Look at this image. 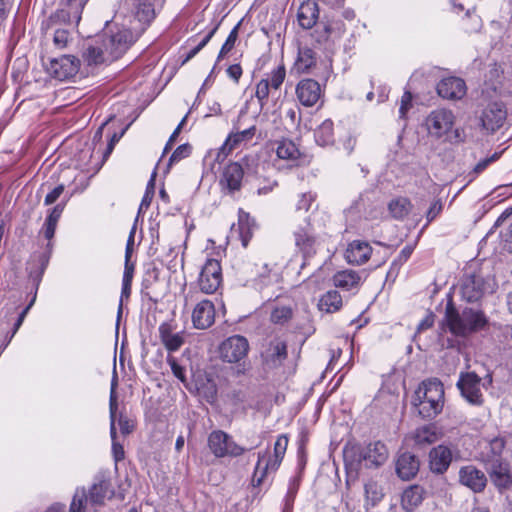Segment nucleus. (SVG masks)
Returning <instances> with one entry per match:
<instances>
[{
  "label": "nucleus",
  "mask_w": 512,
  "mask_h": 512,
  "mask_svg": "<svg viewBox=\"0 0 512 512\" xmlns=\"http://www.w3.org/2000/svg\"><path fill=\"white\" fill-rule=\"evenodd\" d=\"M488 324V319L483 311L472 308H465L459 312L452 299H450L445 308L443 326L456 336L466 338L469 335L484 329Z\"/></svg>",
  "instance_id": "f257e3e1"
},
{
  "label": "nucleus",
  "mask_w": 512,
  "mask_h": 512,
  "mask_svg": "<svg viewBox=\"0 0 512 512\" xmlns=\"http://www.w3.org/2000/svg\"><path fill=\"white\" fill-rule=\"evenodd\" d=\"M411 403L423 419L435 418L444 407L443 384L436 378L422 381L415 390Z\"/></svg>",
  "instance_id": "f03ea898"
},
{
  "label": "nucleus",
  "mask_w": 512,
  "mask_h": 512,
  "mask_svg": "<svg viewBox=\"0 0 512 512\" xmlns=\"http://www.w3.org/2000/svg\"><path fill=\"white\" fill-rule=\"evenodd\" d=\"M288 446V437L284 434L278 436L275 444L273 453L266 449L258 452V461L255 466L252 483L254 486L262 485L269 474L275 473L286 452Z\"/></svg>",
  "instance_id": "7ed1b4c3"
},
{
  "label": "nucleus",
  "mask_w": 512,
  "mask_h": 512,
  "mask_svg": "<svg viewBox=\"0 0 512 512\" xmlns=\"http://www.w3.org/2000/svg\"><path fill=\"white\" fill-rule=\"evenodd\" d=\"M114 489L109 480L100 479L89 488L88 492L84 487L77 488L71 505L70 512H85L87 504L95 509L104 505L106 499L114 496Z\"/></svg>",
  "instance_id": "20e7f679"
},
{
  "label": "nucleus",
  "mask_w": 512,
  "mask_h": 512,
  "mask_svg": "<svg viewBox=\"0 0 512 512\" xmlns=\"http://www.w3.org/2000/svg\"><path fill=\"white\" fill-rule=\"evenodd\" d=\"M242 161L243 164L238 162L228 164L222 172L219 183L222 191L226 194L232 195L235 192L240 191L244 176V168L247 173L256 174L258 172V160L254 156H245Z\"/></svg>",
  "instance_id": "39448f33"
},
{
  "label": "nucleus",
  "mask_w": 512,
  "mask_h": 512,
  "mask_svg": "<svg viewBox=\"0 0 512 512\" xmlns=\"http://www.w3.org/2000/svg\"><path fill=\"white\" fill-rule=\"evenodd\" d=\"M88 0H60L59 8L43 21V28L48 30L56 24H78L84 6Z\"/></svg>",
  "instance_id": "423d86ee"
},
{
  "label": "nucleus",
  "mask_w": 512,
  "mask_h": 512,
  "mask_svg": "<svg viewBox=\"0 0 512 512\" xmlns=\"http://www.w3.org/2000/svg\"><path fill=\"white\" fill-rule=\"evenodd\" d=\"M208 448L216 458L239 457L246 449L238 445L233 437L223 430H213L207 439Z\"/></svg>",
  "instance_id": "0eeeda50"
},
{
  "label": "nucleus",
  "mask_w": 512,
  "mask_h": 512,
  "mask_svg": "<svg viewBox=\"0 0 512 512\" xmlns=\"http://www.w3.org/2000/svg\"><path fill=\"white\" fill-rule=\"evenodd\" d=\"M237 279L243 285L263 288L271 282V270L265 263L243 262L236 271Z\"/></svg>",
  "instance_id": "6e6552de"
},
{
  "label": "nucleus",
  "mask_w": 512,
  "mask_h": 512,
  "mask_svg": "<svg viewBox=\"0 0 512 512\" xmlns=\"http://www.w3.org/2000/svg\"><path fill=\"white\" fill-rule=\"evenodd\" d=\"M250 350L249 341L242 335H232L218 346L219 358L229 364H240Z\"/></svg>",
  "instance_id": "1a4fd4ad"
},
{
  "label": "nucleus",
  "mask_w": 512,
  "mask_h": 512,
  "mask_svg": "<svg viewBox=\"0 0 512 512\" xmlns=\"http://www.w3.org/2000/svg\"><path fill=\"white\" fill-rule=\"evenodd\" d=\"M482 379L475 372H461L456 383L461 396L473 406H482L484 396L481 391Z\"/></svg>",
  "instance_id": "9d476101"
},
{
  "label": "nucleus",
  "mask_w": 512,
  "mask_h": 512,
  "mask_svg": "<svg viewBox=\"0 0 512 512\" xmlns=\"http://www.w3.org/2000/svg\"><path fill=\"white\" fill-rule=\"evenodd\" d=\"M286 78V68L284 64H279L265 78L261 79L255 87V96L259 102L260 109L268 103L271 91L278 90Z\"/></svg>",
  "instance_id": "9b49d317"
},
{
  "label": "nucleus",
  "mask_w": 512,
  "mask_h": 512,
  "mask_svg": "<svg viewBox=\"0 0 512 512\" xmlns=\"http://www.w3.org/2000/svg\"><path fill=\"white\" fill-rule=\"evenodd\" d=\"M102 42L105 43L106 49L110 52L112 59H119L135 42V37L130 29H117L110 34L104 33L99 35Z\"/></svg>",
  "instance_id": "f8f14e48"
},
{
  "label": "nucleus",
  "mask_w": 512,
  "mask_h": 512,
  "mask_svg": "<svg viewBox=\"0 0 512 512\" xmlns=\"http://www.w3.org/2000/svg\"><path fill=\"white\" fill-rule=\"evenodd\" d=\"M485 291V280L480 273L466 271L460 279L459 293L462 300L468 303L480 301Z\"/></svg>",
  "instance_id": "ddd939ff"
},
{
  "label": "nucleus",
  "mask_w": 512,
  "mask_h": 512,
  "mask_svg": "<svg viewBox=\"0 0 512 512\" xmlns=\"http://www.w3.org/2000/svg\"><path fill=\"white\" fill-rule=\"evenodd\" d=\"M287 356V343L278 337L262 344L260 357L263 365L268 369L280 367Z\"/></svg>",
  "instance_id": "4468645a"
},
{
  "label": "nucleus",
  "mask_w": 512,
  "mask_h": 512,
  "mask_svg": "<svg viewBox=\"0 0 512 512\" xmlns=\"http://www.w3.org/2000/svg\"><path fill=\"white\" fill-rule=\"evenodd\" d=\"M222 280L220 262L213 258L207 259L198 278L200 291L205 294H213L220 287Z\"/></svg>",
  "instance_id": "2eb2a0df"
},
{
  "label": "nucleus",
  "mask_w": 512,
  "mask_h": 512,
  "mask_svg": "<svg viewBox=\"0 0 512 512\" xmlns=\"http://www.w3.org/2000/svg\"><path fill=\"white\" fill-rule=\"evenodd\" d=\"M455 116L451 110L445 108L435 109L426 118L428 133L435 138H441L451 131Z\"/></svg>",
  "instance_id": "dca6fc26"
},
{
  "label": "nucleus",
  "mask_w": 512,
  "mask_h": 512,
  "mask_svg": "<svg viewBox=\"0 0 512 512\" xmlns=\"http://www.w3.org/2000/svg\"><path fill=\"white\" fill-rule=\"evenodd\" d=\"M80 69V60L74 55H63L50 59L46 66L47 72L60 81L74 77Z\"/></svg>",
  "instance_id": "f3484780"
},
{
  "label": "nucleus",
  "mask_w": 512,
  "mask_h": 512,
  "mask_svg": "<svg viewBox=\"0 0 512 512\" xmlns=\"http://www.w3.org/2000/svg\"><path fill=\"white\" fill-rule=\"evenodd\" d=\"M388 456L386 445L381 441H374L359 450L358 462L366 468H379L387 461Z\"/></svg>",
  "instance_id": "a211bd4d"
},
{
  "label": "nucleus",
  "mask_w": 512,
  "mask_h": 512,
  "mask_svg": "<svg viewBox=\"0 0 512 512\" xmlns=\"http://www.w3.org/2000/svg\"><path fill=\"white\" fill-rule=\"evenodd\" d=\"M275 152L279 159L288 163L289 167L308 165L310 158L302 153L297 145L290 139H282L275 143Z\"/></svg>",
  "instance_id": "6ab92c4d"
},
{
  "label": "nucleus",
  "mask_w": 512,
  "mask_h": 512,
  "mask_svg": "<svg viewBox=\"0 0 512 512\" xmlns=\"http://www.w3.org/2000/svg\"><path fill=\"white\" fill-rule=\"evenodd\" d=\"M256 131L257 128L253 125L243 131L230 133L221 147L216 150L215 161L222 163L234 149L238 148L243 143L251 141Z\"/></svg>",
  "instance_id": "aec40b11"
},
{
  "label": "nucleus",
  "mask_w": 512,
  "mask_h": 512,
  "mask_svg": "<svg viewBox=\"0 0 512 512\" xmlns=\"http://www.w3.org/2000/svg\"><path fill=\"white\" fill-rule=\"evenodd\" d=\"M507 117V110L502 102L490 103L480 115L482 129L488 133H494L504 123Z\"/></svg>",
  "instance_id": "412c9836"
},
{
  "label": "nucleus",
  "mask_w": 512,
  "mask_h": 512,
  "mask_svg": "<svg viewBox=\"0 0 512 512\" xmlns=\"http://www.w3.org/2000/svg\"><path fill=\"white\" fill-rule=\"evenodd\" d=\"M295 92L298 101L305 107H313L323 96L321 85L312 78L300 80L296 85Z\"/></svg>",
  "instance_id": "4be33fe9"
},
{
  "label": "nucleus",
  "mask_w": 512,
  "mask_h": 512,
  "mask_svg": "<svg viewBox=\"0 0 512 512\" xmlns=\"http://www.w3.org/2000/svg\"><path fill=\"white\" fill-rule=\"evenodd\" d=\"M82 58L88 66H99L114 61L100 36L89 40L85 44Z\"/></svg>",
  "instance_id": "5701e85b"
},
{
  "label": "nucleus",
  "mask_w": 512,
  "mask_h": 512,
  "mask_svg": "<svg viewBox=\"0 0 512 512\" xmlns=\"http://www.w3.org/2000/svg\"><path fill=\"white\" fill-rule=\"evenodd\" d=\"M485 465L492 483L498 490H506L512 486V469L508 461L496 459Z\"/></svg>",
  "instance_id": "b1692460"
},
{
  "label": "nucleus",
  "mask_w": 512,
  "mask_h": 512,
  "mask_svg": "<svg viewBox=\"0 0 512 512\" xmlns=\"http://www.w3.org/2000/svg\"><path fill=\"white\" fill-rule=\"evenodd\" d=\"M459 481L475 493L484 491L487 485V477L483 471L473 465L461 467Z\"/></svg>",
  "instance_id": "393cba45"
},
{
  "label": "nucleus",
  "mask_w": 512,
  "mask_h": 512,
  "mask_svg": "<svg viewBox=\"0 0 512 512\" xmlns=\"http://www.w3.org/2000/svg\"><path fill=\"white\" fill-rule=\"evenodd\" d=\"M123 4L132 12L134 18L148 26L156 16L153 0H123Z\"/></svg>",
  "instance_id": "a878e982"
},
{
  "label": "nucleus",
  "mask_w": 512,
  "mask_h": 512,
  "mask_svg": "<svg viewBox=\"0 0 512 512\" xmlns=\"http://www.w3.org/2000/svg\"><path fill=\"white\" fill-rule=\"evenodd\" d=\"M437 93L444 99L458 100L465 96L466 84L458 77L444 78L437 84Z\"/></svg>",
  "instance_id": "bb28decb"
},
{
  "label": "nucleus",
  "mask_w": 512,
  "mask_h": 512,
  "mask_svg": "<svg viewBox=\"0 0 512 512\" xmlns=\"http://www.w3.org/2000/svg\"><path fill=\"white\" fill-rule=\"evenodd\" d=\"M294 239L296 247L303 254L305 259L316 253L317 240L310 224L299 227L294 232Z\"/></svg>",
  "instance_id": "cd10ccee"
},
{
  "label": "nucleus",
  "mask_w": 512,
  "mask_h": 512,
  "mask_svg": "<svg viewBox=\"0 0 512 512\" xmlns=\"http://www.w3.org/2000/svg\"><path fill=\"white\" fill-rule=\"evenodd\" d=\"M116 411H118V402L116 392L114 390V384H112V389L109 398V412H110V436L112 440V453L115 462H119L124 459L125 453L123 446L116 441L117 432H116Z\"/></svg>",
  "instance_id": "c85d7f7f"
},
{
  "label": "nucleus",
  "mask_w": 512,
  "mask_h": 512,
  "mask_svg": "<svg viewBox=\"0 0 512 512\" xmlns=\"http://www.w3.org/2000/svg\"><path fill=\"white\" fill-rule=\"evenodd\" d=\"M215 321V307L210 300L200 301L192 312V323L196 329H207Z\"/></svg>",
  "instance_id": "c756f323"
},
{
  "label": "nucleus",
  "mask_w": 512,
  "mask_h": 512,
  "mask_svg": "<svg viewBox=\"0 0 512 512\" xmlns=\"http://www.w3.org/2000/svg\"><path fill=\"white\" fill-rule=\"evenodd\" d=\"M171 322H163L159 325V337L161 343L168 352H176L184 344V332H175Z\"/></svg>",
  "instance_id": "7c9ffc66"
},
{
  "label": "nucleus",
  "mask_w": 512,
  "mask_h": 512,
  "mask_svg": "<svg viewBox=\"0 0 512 512\" xmlns=\"http://www.w3.org/2000/svg\"><path fill=\"white\" fill-rule=\"evenodd\" d=\"M442 436L441 431L435 424H426L416 428L410 435L414 445L419 448L432 445L437 442Z\"/></svg>",
  "instance_id": "2f4dec72"
},
{
  "label": "nucleus",
  "mask_w": 512,
  "mask_h": 512,
  "mask_svg": "<svg viewBox=\"0 0 512 512\" xmlns=\"http://www.w3.org/2000/svg\"><path fill=\"white\" fill-rule=\"evenodd\" d=\"M451 461V450L444 445L434 447L429 453V466L434 473L443 474L449 468Z\"/></svg>",
  "instance_id": "473e14b6"
},
{
  "label": "nucleus",
  "mask_w": 512,
  "mask_h": 512,
  "mask_svg": "<svg viewBox=\"0 0 512 512\" xmlns=\"http://www.w3.org/2000/svg\"><path fill=\"white\" fill-rule=\"evenodd\" d=\"M396 473L402 480H410L419 471V460L409 452L400 454L395 463Z\"/></svg>",
  "instance_id": "72a5a7b5"
},
{
  "label": "nucleus",
  "mask_w": 512,
  "mask_h": 512,
  "mask_svg": "<svg viewBox=\"0 0 512 512\" xmlns=\"http://www.w3.org/2000/svg\"><path fill=\"white\" fill-rule=\"evenodd\" d=\"M297 18L303 29H311L319 18L318 4L312 0L304 1L298 9Z\"/></svg>",
  "instance_id": "f704fd0d"
},
{
  "label": "nucleus",
  "mask_w": 512,
  "mask_h": 512,
  "mask_svg": "<svg viewBox=\"0 0 512 512\" xmlns=\"http://www.w3.org/2000/svg\"><path fill=\"white\" fill-rule=\"evenodd\" d=\"M316 52L308 46H299L294 68L298 73H307L316 65Z\"/></svg>",
  "instance_id": "c9c22d12"
},
{
  "label": "nucleus",
  "mask_w": 512,
  "mask_h": 512,
  "mask_svg": "<svg viewBox=\"0 0 512 512\" xmlns=\"http://www.w3.org/2000/svg\"><path fill=\"white\" fill-rule=\"evenodd\" d=\"M424 492L423 487L419 485H412L405 489L401 498L403 509L411 512L418 507L424 499Z\"/></svg>",
  "instance_id": "e433bc0d"
},
{
  "label": "nucleus",
  "mask_w": 512,
  "mask_h": 512,
  "mask_svg": "<svg viewBox=\"0 0 512 512\" xmlns=\"http://www.w3.org/2000/svg\"><path fill=\"white\" fill-rule=\"evenodd\" d=\"M65 203H58L53 208L49 209V213L45 219L42 231L47 240H51L55 235L57 223L63 213Z\"/></svg>",
  "instance_id": "4c0bfd02"
},
{
  "label": "nucleus",
  "mask_w": 512,
  "mask_h": 512,
  "mask_svg": "<svg viewBox=\"0 0 512 512\" xmlns=\"http://www.w3.org/2000/svg\"><path fill=\"white\" fill-rule=\"evenodd\" d=\"M293 308L289 304L276 302L270 311V321L275 325H285L293 318Z\"/></svg>",
  "instance_id": "58836bf2"
},
{
  "label": "nucleus",
  "mask_w": 512,
  "mask_h": 512,
  "mask_svg": "<svg viewBox=\"0 0 512 512\" xmlns=\"http://www.w3.org/2000/svg\"><path fill=\"white\" fill-rule=\"evenodd\" d=\"M365 508L368 511L376 506L384 497L382 487L375 480H368L364 485Z\"/></svg>",
  "instance_id": "ea45409f"
},
{
  "label": "nucleus",
  "mask_w": 512,
  "mask_h": 512,
  "mask_svg": "<svg viewBox=\"0 0 512 512\" xmlns=\"http://www.w3.org/2000/svg\"><path fill=\"white\" fill-rule=\"evenodd\" d=\"M343 461H344V470H345V483L347 492L343 494L342 502L345 504L347 510H349L350 504V474L352 471V446H350V441L347 440L343 447Z\"/></svg>",
  "instance_id": "a19ab883"
},
{
  "label": "nucleus",
  "mask_w": 512,
  "mask_h": 512,
  "mask_svg": "<svg viewBox=\"0 0 512 512\" xmlns=\"http://www.w3.org/2000/svg\"><path fill=\"white\" fill-rule=\"evenodd\" d=\"M506 441L503 437L497 436L488 442L487 452L482 453L481 460L484 464L492 463L493 460L502 459L501 454L505 448Z\"/></svg>",
  "instance_id": "79ce46f5"
},
{
  "label": "nucleus",
  "mask_w": 512,
  "mask_h": 512,
  "mask_svg": "<svg viewBox=\"0 0 512 512\" xmlns=\"http://www.w3.org/2000/svg\"><path fill=\"white\" fill-rule=\"evenodd\" d=\"M342 305V297L341 295L333 290L328 291L324 294L319 300L318 306L321 311H325L327 313H332L337 311Z\"/></svg>",
  "instance_id": "37998d69"
},
{
  "label": "nucleus",
  "mask_w": 512,
  "mask_h": 512,
  "mask_svg": "<svg viewBox=\"0 0 512 512\" xmlns=\"http://www.w3.org/2000/svg\"><path fill=\"white\" fill-rule=\"evenodd\" d=\"M411 202L408 198L399 197L392 200L389 205V211L391 215L396 219H403L406 217L411 210Z\"/></svg>",
  "instance_id": "c03bdc74"
},
{
  "label": "nucleus",
  "mask_w": 512,
  "mask_h": 512,
  "mask_svg": "<svg viewBox=\"0 0 512 512\" xmlns=\"http://www.w3.org/2000/svg\"><path fill=\"white\" fill-rule=\"evenodd\" d=\"M314 136L316 142L321 146L331 144L333 142V122L330 119L323 121L315 130Z\"/></svg>",
  "instance_id": "a18cd8bd"
},
{
  "label": "nucleus",
  "mask_w": 512,
  "mask_h": 512,
  "mask_svg": "<svg viewBox=\"0 0 512 512\" xmlns=\"http://www.w3.org/2000/svg\"><path fill=\"white\" fill-rule=\"evenodd\" d=\"M61 25L62 24H56L54 28H49L48 30L42 27V30L45 31V34H48L50 30L53 31V44L57 49L66 48L71 40L69 30L61 28Z\"/></svg>",
  "instance_id": "49530a36"
},
{
  "label": "nucleus",
  "mask_w": 512,
  "mask_h": 512,
  "mask_svg": "<svg viewBox=\"0 0 512 512\" xmlns=\"http://www.w3.org/2000/svg\"><path fill=\"white\" fill-rule=\"evenodd\" d=\"M372 254V247L367 242L358 241L354 243V264L362 265L366 263Z\"/></svg>",
  "instance_id": "de8ad7c7"
},
{
  "label": "nucleus",
  "mask_w": 512,
  "mask_h": 512,
  "mask_svg": "<svg viewBox=\"0 0 512 512\" xmlns=\"http://www.w3.org/2000/svg\"><path fill=\"white\" fill-rule=\"evenodd\" d=\"M240 27V22L230 31L226 41L222 45L220 52L217 57V61L223 59L235 46V43L238 38V30Z\"/></svg>",
  "instance_id": "09e8293b"
},
{
  "label": "nucleus",
  "mask_w": 512,
  "mask_h": 512,
  "mask_svg": "<svg viewBox=\"0 0 512 512\" xmlns=\"http://www.w3.org/2000/svg\"><path fill=\"white\" fill-rule=\"evenodd\" d=\"M155 175H156V173L154 172L152 174L150 180L147 183L145 193L143 195V198L141 200V203H140V206H139V209H138V213L139 214L143 210H147L149 208L150 204H151V201L153 199L154 192H155Z\"/></svg>",
  "instance_id": "8fccbe9b"
},
{
  "label": "nucleus",
  "mask_w": 512,
  "mask_h": 512,
  "mask_svg": "<svg viewBox=\"0 0 512 512\" xmlns=\"http://www.w3.org/2000/svg\"><path fill=\"white\" fill-rule=\"evenodd\" d=\"M191 146L189 144H182L176 148V150L172 153L168 161V169L174 164L179 162L180 160L187 158L191 153Z\"/></svg>",
  "instance_id": "3c124183"
},
{
  "label": "nucleus",
  "mask_w": 512,
  "mask_h": 512,
  "mask_svg": "<svg viewBox=\"0 0 512 512\" xmlns=\"http://www.w3.org/2000/svg\"><path fill=\"white\" fill-rule=\"evenodd\" d=\"M300 486V477L294 476L290 479L288 490L285 496L286 507H290L293 505L297 492Z\"/></svg>",
  "instance_id": "603ef678"
},
{
  "label": "nucleus",
  "mask_w": 512,
  "mask_h": 512,
  "mask_svg": "<svg viewBox=\"0 0 512 512\" xmlns=\"http://www.w3.org/2000/svg\"><path fill=\"white\" fill-rule=\"evenodd\" d=\"M334 284L336 287L345 288L349 290L352 286V272L342 271L334 275Z\"/></svg>",
  "instance_id": "864d4df0"
},
{
  "label": "nucleus",
  "mask_w": 512,
  "mask_h": 512,
  "mask_svg": "<svg viewBox=\"0 0 512 512\" xmlns=\"http://www.w3.org/2000/svg\"><path fill=\"white\" fill-rule=\"evenodd\" d=\"M116 420L118 421L120 432L123 435H129L130 433L133 432L135 428V422L132 419H130L123 413H119V416H116Z\"/></svg>",
  "instance_id": "5fc2aeb1"
},
{
  "label": "nucleus",
  "mask_w": 512,
  "mask_h": 512,
  "mask_svg": "<svg viewBox=\"0 0 512 512\" xmlns=\"http://www.w3.org/2000/svg\"><path fill=\"white\" fill-rule=\"evenodd\" d=\"M167 363L170 365L173 375L182 383H186L185 368L182 367L175 357L168 355Z\"/></svg>",
  "instance_id": "6e6d98bb"
},
{
  "label": "nucleus",
  "mask_w": 512,
  "mask_h": 512,
  "mask_svg": "<svg viewBox=\"0 0 512 512\" xmlns=\"http://www.w3.org/2000/svg\"><path fill=\"white\" fill-rule=\"evenodd\" d=\"M499 157H500V154H499V153H494L492 156L487 157V158H485V159H483V160L479 161V162L475 165V167H474V169H473V171H472V173H473V178H475V177H476V176H478L480 173H482L484 170H486V168H487L490 164H492L493 162L497 161V160L499 159Z\"/></svg>",
  "instance_id": "4d7b16f0"
},
{
  "label": "nucleus",
  "mask_w": 512,
  "mask_h": 512,
  "mask_svg": "<svg viewBox=\"0 0 512 512\" xmlns=\"http://www.w3.org/2000/svg\"><path fill=\"white\" fill-rule=\"evenodd\" d=\"M411 107H412V94L410 91L406 90L401 97L400 108H399L400 118L405 119L406 114Z\"/></svg>",
  "instance_id": "13d9d810"
},
{
  "label": "nucleus",
  "mask_w": 512,
  "mask_h": 512,
  "mask_svg": "<svg viewBox=\"0 0 512 512\" xmlns=\"http://www.w3.org/2000/svg\"><path fill=\"white\" fill-rule=\"evenodd\" d=\"M315 198V194L311 192L301 194L300 199L296 205L297 210L308 211L312 203L315 201Z\"/></svg>",
  "instance_id": "bf43d9fd"
},
{
  "label": "nucleus",
  "mask_w": 512,
  "mask_h": 512,
  "mask_svg": "<svg viewBox=\"0 0 512 512\" xmlns=\"http://www.w3.org/2000/svg\"><path fill=\"white\" fill-rule=\"evenodd\" d=\"M64 189H65V187L63 184H59L58 186L54 187L45 196L44 205L49 206V205L54 204L59 199V197L63 194Z\"/></svg>",
  "instance_id": "052dcab7"
},
{
  "label": "nucleus",
  "mask_w": 512,
  "mask_h": 512,
  "mask_svg": "<svg viewBox=\"0 0 512 512\" xmlns=\"http://www.w3.org/2000/svg\"><path fill=\"white\" fill-rule=\"evenodd\" d=\"M442 210H443V203L440 199L432 202L427 213H426L427 223L432 222L442 212Z\"/></svg>",
  "instance_id": "680f3d73"
},
{
  "label": "nucleus",
  "mask_w": 512,
  "mask_h": 512,
  "mask_svg": "<svg viewBox=\"0 0 512 512\" xmlns=\"http://www.w3.org/2000/svg\"><path fill=\"white\" fill-rule=\"evenodd\" d=\"M135 264L131 260H125L122 283H132Z\"/></svg>",
  "instance_id": "e2e57ef3"
},
{
  "label": "nucleus",
  "mask_w": 512,
  "mask_h": 512,
  "mask_svg": "<svg viewBox=\"0 0 512 512\" xmlns=\"http://www.w3.org/2000/svg\"><path fill=\"white\" fill-rule=\"evenodd\" d=\"M131 287L132 283H122L119 307H118V317H120L122 313L123 302L128 300L131 295Z\"/></svg>",
  "instance_id": "0e129e2a"
},
{
  "label": "nucleus",
  "mask_w": 512,
  "mask_h": 512,
  "mask_svg": "<svg viewBox=\"0 0 512 512\" xmlns=\"http://www.w3.org/2000/svg\"><path fill=\"white\" fill-rule=\"evenodd\" d=\"M328 30L335 37H341L346 32V26L341 20L333 21Z\"/></svg>",
  "instance_id": "69168bd1"
},
{
  "label": "nucleus",
  "mask_w": 512,
  "mask_h": 512,
  "mask_svg": "<svg viewBox=\"0 0 512 512\" xmlns=\"http://www.w3.org/2000/svg\"><path fill=\"white\" fill-rule=\"evenodd\" d=\"M227 75L233 79L235 82H238L239 79L241 78L242 76V67L240 66V64H233V65H230L227 70Z\"/></svg>",
  "instance_id": "338daca9"
},
{
  "label": "nucleus",
  "mask_w": 512,
  "mask_h": 512,
  "mask_svg": "<svg viewBox=\"0 0 512 512\" xmlns=\"http://www.w3.org/2000/svg\"><path fill=\"white\" fill-rule=\"evenodd\" d=\"M434 319H435V316H434V314L432 312L427 314L425 316V318L422 319L420 321V323L418 324L417 331L421 332V331H424V330H427V329L431 328L433 326V324H434Z\"/></svg>",
  "instance_id": "774afa93"
}]
</instances>
